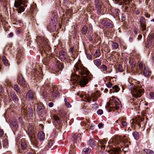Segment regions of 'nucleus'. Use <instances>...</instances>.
Listing matches in <instances>:
<instances>
[{
  "label": "nucleus",
  "mask_w": 154,
  "mask_h": 154,
  "mask_svg": "<svg viewBox=\"0 0 154 154\" xmlns=\"http://www.w3.org/2000/svg\"><path fill=\"white\" fill-rule=\"evenodd\" d=\"M75 73H72V79L76 82L79 81L81 87H84L91 79L92 75L88 70L82 64L80 60H78L75 65L74 69Z\"/></svg>",
  "instance_id": "f257e3e1"
},
{
  "label": "nucleus",
  "mask_w": 154,
  "mask_h": 154,
  "mask_svg": "<svg viewBox=\"0 0 154 154\" xmlns=\"http://www.w3.org/2000/svg\"><path fill=\"white\" fill-rule=\"evenodd\" d=\"M129 88L131 90V92L132 96L135 98H137L140 97L142 95V90L139 88L134 87L133 85L129 82Z\"/></svg>",
  "instance_id": "f03ea898"
},
{
  "label": "nucleus",
  "mask_w": 154,
  "mask_h": 154,
  "mask_svg": "<svg viewBox=\"0 0 154 154\" xmlns=\"http://www.w3.org/2000/svg\"><path fill=\"white\" fill-rule=\"evenodd\" d=\"M28 131L29 137L31 142L33 144L37 145H38V142L35 137L34 135V129L33 127H29L28 128Z\"/></svg>",
  "instance_id": "7ed1b4c3"
},
{
  "label": "nucleus",
  "mask_w": 154,
  "mask_h": 154,
  "mask_svg": "<svg viewBox=\"0 0 154 154\" xmlns=\"http://www.w3.org/2000/svg\"><path fill=\"white\" fill-rule=\"evenodd\" d=\"M99 97V92L98 91H96L95 92L91 94V97H87L86 100L87 101L90 103H91V100L93 102H94L97 100Z\"/></svg>",
  "instance_id": "20e7f679"
},
{
  "label": "nucleus",
  "mask_w": 154,
  "mask_h": 154,
  "mask_svg": "<svg viewBox=\"0 0 154 154\" xmlns=\"http://www.w3.org/2000/svg\"><path fill=\"white\" fill-rule=\"evenodd\" d=\"M112 104L113 106L112 108L116 110H118L122 107L121 102L119 100H113Z\"/></svg>",
  "instance_id": "39448f33"
},
{
  "label": "nucleus",
  "mask_w": 154,
  "mask_h": 154,
  "mask_svg": "<svg viewBox=\"0 0 154 154\" xmlns=\"http://www.w3.org/2000/svg\"><path fill=\"white\" fill-rule=\"evenodd\" d=\"M18 82L19 84L20 85L25 87L26 85V82L24 79L23 75L21 74H19L18 76Z\"/></svg>",
  "instance_id": "423d86ee"
},
{
  "label": "nucleus",
  "mask_w": 154,
  "mask_h": 154,
  "mask_svg": "<svg viewBox=\"0 0 154 154\" xmlns=\"http://www.w3.org/2000/svg\"><path fill=\"white\" fill-rule=\"evenodd\" d=\"M45 109L44 106L42 103H40L37 104L36 111L39 115H41Z\"/></svg>",
  "instance_id": "0eeeda50"
},
{
  "label": "nucleus",
  "mask_w": 154,
  "mask_h": 154,
  "mask_svg": "<svg viewBox=\"0 0 154 154\" xmlns=\"http://www.w3.org/2000/svg\"><path fill=\"white\" fill-rule=\"evenodd\" d=\"M57 63L56 64V70L55 71L54 73H57V74H59L60 73L61 71L62 70L63 67L62 64L60 63V62L57 60Z\"/></svg>",
  "instance_id": "6e6552de"
},
{
  "label": "nucleus",
  "mask_w": 154,
  "mask_h": 154,
  "mask_svg": "<svg viewBox=\"0 0 154 154\" xmlns=\"http://www.w3.org/2000/svg\"><path fill=\"white\" fill-rule=\"evenodd\" d=\"M146 20L143 17L141 16L140 19V27L142 28L143 30H145L146 29Z\"/></svg>",
  "instance_id": "1a4fd4ad"
},
{
  "label": "nucleus",
  "mask_w": 154,
  "mask_h": 154,
  "mask_svg": "<svg viewBox=\"0 0 154 154\" xmlns=\"http://www.w3.org/2000/svg\"><path fill=\"white\" fill-rule=\"evenodd\" d=\"M107 140L106 139H103L99 141L98 143V145L100 147L101 149L104 150L105 148L106 145Z\"/></svg>",
  "instance_id": "9d476101"
},
{
  "label": "nucleus",
  "mask_w": 154,
  "mask_h": 154,
  "mask_svg": "<svg viewBox=\"0 0 154 154\" xmlns=\"http://www.w3.org/2000/svg\"><path fill=\"white\" fill-rule=\"evenodd\" d=\"M94 2L95 9L97 11V14H101V9L99 1L98 0H95Z\"/></svg>",
  "instance_id": "9b49d317"
},
{
  "label": "nucleus",
  "mask_w": 154,
  "mask_h": 154,
  "mask_svg": "<svg viewBox=\"0 0 154 154\" xmlns=\"http://www.w3.org/2000/svg\"><path fill=\"white\" fill-rule=\"evenodd\" d=\"M35 94L34 92L32 90H29L26 94V98L27 99L29 100H32L35 97Z\"/></svg>",
  "instance_id": "f8f14e48"
},
{
  "label": "nucleus",
  "mask_w": 154,
  "mask_h": 154,
  "mask_svg": "<svg viewBox=\"0 0 154 154\" xmlns=\"http://www.w3.org/2000/svg\"><path fill=\"white\" fill-rule=\"evenodd\" d=\"M116 122L117 123H119V122L122 125L121 127L122 128L125 127L127 125V122L122 118L119 119L116 121Z\"/></svg>",
  "instance_id": "ddd939ff"
},
{
  "label": "nucleus",
  "mask_w": 154,
  "mask_h": 154,
  "mask_svg": "<svg viewBox=\"0 0 154 154\" xmlns=\"http://www.w3.org/2000/svg\"><path fill=\"white\" fill-rule=\"evenodd\" d=\"M143 73L144 76L146 77L149 76L151 73L150 71L149 70L148 68L145 65L144 66Z\"/></svg>",
  "instance_id": "4468645a"
},
{
  "label": "nucleus",
  "mask_w": 154,
  "mask_h": 154,
  "mask_svg": "<svg viewBox=\"0 0 154 154\" xmlns=\"http://www.w3.org/2000/svg\"><path fill=\"white\" fill-rule=\"evenodd\" d=\"M101 23L104 26L108 28H111L112 27V25L111 23L106 22L104 20H102Z\"/></svg>",
  "instance_id": "2eb2a0df"
},
{
  "label": "nucleus",
  "mask_w": 154,
  "mask_h": 154,
  "mask_svg": "<svg viewBox=\"0 0 154 154\" xmlns=\"http://www.w3.org/2000/svg\"><path fill=\"white\" fill-rule=\"evenodd\" d=\"M38 138L41 141L44 140L45 138V134L42 131H39L38 134Z\"/></svg>",
  "instance_id": "dca6fc26"
},
{
  "label": "nucleus",
  "mask_w": 154,
  "mask_h": 154,
  "mask_svg": "<svg viewBox=\"0 0 154 154\" xmlns=\"http://www.w3.org/2000/svg\"><path fill=\"white\" fill-rule=\"evenodd\" d=\"M111 46L112 50H115L119 49V45L118 43L112 41H111Z\"/></svg>",
  "instance_id": "f3484780"
},
{
  "label": "nucleus",
  "mask_w": 154,
  "mask_h": 154,
  "mask_svg": "<svg viewBox=\"0 0 154 154\" xmlns=\"http://www.w3.org/2000/svg\"><path fill=\"white\" fill-rule=\"evenodd\" d=\"M88 144L91 147L95 146V141L93 139H90L88 141Z\"/></svg>",
  "instance_id": "a211bd4d"
},
{
  "label": "nucleus",
  "mask_w": 154,
  "mask_h": 154,
  "mask_svg": "<svg viewBox=\"0 0 154 154\" xmlns=\"http://www.w3.org/2000/svg\"><path fill=\"white\" fill-rule=\"evenodd\" d=\"M11 98L15 102L17 103L18 102V99L17 95L14 93L12 92L11 94Z\"/></svg>",
  "instance_id": "6ab92c4d"
},
{
  "label": "nucleus",
  "mask_w": 154,
  "mask_h": 154,
  "mask_svg": "<svg viewBox=\"0 0 154 154\" xmlns=\"http://www.w3.org/2000/svg\"><path fill=\"white\" fill-rule=\"evenodd\" d=\"M2 59L3 63L5 66H8L9 65V61L5 56H3L2 57Z\"/></svg>",
  "instance_id": "aec40b11"
},
{
  "label": "nucleus",
  "mask_w": 154,
  "mask_h": 154,
  "mask_svg": "<svg viewBox=\"0 0 154 154\" xmlns=\"http://www.w3.org/2000/svg\"><path fill=\"white\" fill-rule=\"evenodd\" d=\"M23 3V1L22 0H18L15 2L14 4V7L16 8H18L21 6Z\"/></svg>",
  "instance_id": "412c9836"
},
{
  "label": "nucleus",
  "mask_w": 154,
  "mask_h": 154,
  "mask_svg": "<svg viewBox=\"0 0 154 154\" xmlns=\"http://www.w3.org/2000/svg\"><path fill=\"white\" fill-rule=\"evenodd\" d=\"M53 118L54 120L59 125H61L62 122L61 120L57 115H54L53 116Z\"/></svg>",
  "instance_id": "4be33fe9"
},
{
  "label": "nucleus",
  "mask_w": 154,
  "mask_h": 154,
  "mask_svg": "<svg viewBox=\"0 0 154 154\" xmlns=\"http://www.w3.org/2000/svg\"><path fill=\"white\" fill-rule=\"evenodd\" d=\"M21 146L22 149L24 150L26 149L27 146V144L24 139H22L21 140Z\"/></svg>",
  "instance_id": "5701e85b"
},
{
  "label": "nucleus",
  "mask_w": 154,
  "mask_h": 154,
  "mask_svg": "<svg viewBox=\"0 0 154 154\" xmlns=\"http://www.w3.org/2000/svg\"><path fill=\"white\" fill-rule=\"evenodd\" d=\"M94 62L97 66H98L101 65L102 61L100 59H98L94 60Z\"/></svg>",
  "instance_id": "b1692460"
},
{
  "label": "nucleus",
  "mask_w": 154,
  "mask_h": 154,
  "mask_svg": "<svg viewBox=\"0 0 154 154\" xmlns=\"http://www.w3.org/2000/svg\"><path fill=\"white\" fill-rule=\"evenodd\" d=\"M66 54V53L63 51H61L59 52V57L61 60H63V59L65 58Z\"/></svg>",
  "instance_id": "393cba45"
},
{
  "label": "nucleus",
  "mask_w": 154,
  "mask_h": 154,
  "mask_svg": "<svg viewBox=\"0 0 154 154\" xmlns=\"http://www.w3.org/2000/svg\"><path fill=\"white\" fill-rule=\"evenodd\" d=\"M54 141L53 140H49L46 146V147L48 148H51L54 143Z\"/></svg>",
  "instance_id": "a878e982"
},
{
  "label": "nucleus",
  "mask_w": 154,
  "mask_h": 154,
  "mask_svg": "<svg viewBox=\"0 0 154 154\" xmlns=\"http://www.w3.org/2000/svg\"><path fill=\"white\" fill-rule=\"evenodd\" d=\"M3 147L5 148H7L8 146V141L6 139H4L2 142Z\"/></svg>",
  "instance_id": "bb28decb"
},
{
  "label": "nucleus",
  "mask_w": 154,
  "mask_h": 154,
  "mask_svg": "<svg viewBox=\"0 0 154 154\" xmlns=\"http://www.w3.org/2000/svg\"><path fill=\"white\" fill-rule=\"evenodd\" d=\"M28 115L30 118L32 117L33 116V111L32 108L29 107L28 110Z\"/></svg>",
  "instance_id": "cd10ccee"
},
{
  "label": "nucleus",
  "mask_w": 154,
  "mask_h": 154,
  "mask_svg": "<svg viewBox=\"0 0 154 154\" xmlns=\"http://www.w3.org/2000/svg\"><path fill=\"white\" fill-rule=\"evenodd\" d=\"M123 138V136H120L116 137L115 138V140L117 143L119 144V143L122 142V140Z\"/></svg>",
  "instance_id": "c85d7f7f"
},
{
  "label": "nucleus",
  "mask_w": 154,
  "mask_h": 154,
  "mask_svg": "<svg viewBox=\"0 0 154 154\" xmlns=\"http://www.w3.org/2000/svg\"><path fill=\"white\" fill-rule=\"evenodd\" d=\"M129 62L132 68L135 67V62L134 60L131 59L130 60Z\"/></svg>",
  "instance_id": "c756f323"
},
{
  "label": "nucleus",
  "mask_w": 154,
  "mask_h": 154,
  "mask_svg": "<svg viewBox=\"0 0 154 154\" xmlns=\"http://www.w3.org/2000/svg\"><path fill=\"white\" fill-rule=\"evenodd\" d=\"M91 151V149L89 148H84L83 149L82 152L84 154H89Z\"/></svg>",
  "instance_id": "7c9ffc66"
},
{
  "label": "nucleus",
  "mask_w": 154,
  "mask_h": 154,
  "mask_svg": "<svg viewBox=\"0 0 154 154\" xmlns=\"http://www.w3.org/2000/svg\"><path fill=\"white\" fill-rule=\"evenodd\" d=\"M133 136L136 140H137L139 138V133L136 131H134L133 133Z\"/></svg>",
  "instance_id": "2f4dec72"
},
{
  "label": "nucleus",
  "mask_w": 154,
  "mask_h": 154,
  "mask_svg": "<svg viewBox=\"0 0 154 154\" xmlns=\"http://www.w3.org/2000/svg\"><path fill=\"white\" fill-rule=\"evenodd\" d=\"M120 150V149L118 148H113L112 149V152L115 154H118Z\"/></svg>",
  "instance_id": "473e14b6"
},
{
  "label": "nucleus",
  "mask_w": 154,
  "mask_h": 154,
  "mask_svg": "<svg viewBox=\"0 0 154 154\" xmlns=\"http://www.w3.org/2000/svg\"><path fill=\"white\" fill-rule=\"evenodd\" d=\"M112 89L113 92H117L119 91L120 88L118 85H116L112 87Z\"/></svg>",
  "instance_id": "72a5a7b5"
},
{
  "label": "nucleus",
  "mask_w": 154,
  "mask_h": 154,
  "mask_svg": "<svg viewBox=\"0 0 154 154\" xmlns=\"http://www.w3.org/2000/svg\"><path fill=\"white\" fill-rule=\"evenodd\" d=\"M44 45L46 46L48 45V40L47 39H46L44 38H42L41 39Z\"/></svg>",
  "instance_id": "f704fd0d"
},
{
  "label": "nucleus",
  "mask_w": 154,
  "mask_h": 154,
  "mask_svg": "<svg viewBox=\"0 0 154 154\" xmlns=\"http://www.w3.org/2000/svg\"><path fill=\"white\" fill-rule=\"evenodd\" d=\"M144 151L146 154H154V152L152 150L149 149H145Z\"/></svg>",
  "instance_id": "c9c22d12"
},
{
  "label": "nucleus",
  "mask_w": 154,
  "mask_h": 154,
  "mask_svg": "<svg viewBox=\"0 0 154 154\" xmlns=\"http://www.w3.org/2000/svg\"><path fill=\"white\" fill-rule=\"evenodd\" d=\"M18 8H19L17 9V11L18 13H20L24 11L25 8L23 6H20Z\"/></svg>",
  "instance_id": "e433bc0d"
},
{
  "label": "nucleus",
  "mask_w": 154,
  "mask_h": 154,
  "mask_svg": "<svg viewBox=\"0 0 154 154\" xmlns=\"http://www.w3.org/2000/svg\"><path fill=\"white\" fill-rule=\"evenodd\" d=\"M59 94V92L57 91L54 90L52 93V95L54 97H57Z\"/></svg>",
  "instance_id": "4c0bfd02"
},
{
  "label": "nucleus",
  "mask_w": 154,
  "mask_h": 154,
  "mask_svg": "<svg viewBox=\"0 0 154 154\" xmlns=\"http://www.w3.org/2000/svg\"><path fill=\"white\" fill-rule=\"evenodd\" d=\"M14 89L17 92H19L20 91V88L18 85L15 84L14 85Z\"/></svg>",
  "instance_id": "58836bf2"
},
{
  "label": "nucleus",
  "mask_w": 154,
  "mask_h": 154,
  "mask_svg": "<svg viewBox=\"0 0 154 154\" xmlns=\"http://www.w3.org/2000/svg\"><path fill=\"white\" fill-rule=\"evenodd\" d=\"M140 104L139 103L136 102L134 104V106L136 109H139L140 108Z\"/></svg>",
  "instance_id": "ea45409f"
},
{
  "label": "nucleus",
  "mask_w": 154,
  "mask_h": 154,
  "mask_svg": "<svg viewBox=\"0 0 154 154\" xmlns=\"http://www.w3.org/2000/svg\"><path fill=\"white\" fill-rule=\"evenodd\" d=\"M88 31V28L85 26H84L82 29V33L84 34L86 33Z\"/></svg>",
  "instance_id": "a19ab883"
},
{
  "label": "nucleus",
  "mask_w": 154,
  "mask_h": 154,
  "mask_svg": "<svg viewBox=\"0 0 154 154\" xmlns=\"http://www.w3.org/2000/svg\"><path fill=\"white\" fill-rule=\"evenodd\" d=\"M100 55V53L99 50H97L95 53L94 54V56L96 57H98Z\"/></svg>",
  "instance_id": "79ce46f5"
},
{
  "label": "nucleus",
  "mask_w": 154,
  "mask_h": 154,
  "mask_svg": "<svg viewBox=\"0 0 154 154\" xmlns=\"http://www.w3.org/2000/svg\"><path fill=\"white\" fill-rule=\"evenodd\" d=\"M122 140V142L124 143H125L128 141L127 138H126L125 136H123Z\"/></svg>",
  "instance_id": "37998d69"
},
{
  "label": "nucleus",
  "mask_w": 154,
  "mask_h": 154,
  "mask_svg": "<svg viewBox=\"0 0 154 154\" xmlns=\"http://www.w3.org/2000/svg\"><path fill=\"white\" fill-rule=\"evenodd\" d=\"M12 124L14 128H16L18 127L17 122L16 121H14L12 122Z\"/></svg>",
  "instance_id": "c03bdc74"
},
{
  "label": "nucleus",
  "mask_w": 154,
  "mask_h": 154,
  "mask_svg": "<svg viewBox=\"0 0 154 154\" xmlns=\"http://www.w3.org/2000/svg\"><path fill=\"white\" fill-rule=\"evenodd\" d=\"M118 70L120 72H122L123 71V69L122 65L119 64L118 66Z\"/></svg>",
  "instance_id": "a18cd8bd"
},
{
  "label": "nucleus",
  "mask_w": 154,
  "mask_h": 154,
  "mask_svg": "<svg viewBox=\"0 0 154 154\" xmlns=\"http://www.w3.org/2000/svg\"><path fill=\"white\" fill-rule=\"evenodd\" d=\"M143 63L142 62H140L139 63L138 67L140 70H142L143 69Z\"/></svg>",
  "instance_id": "49530a36"
},
{
  "label": "nucleus",
  "mask_w": 154,
  "mask_h": 154,
  "mask_svg": "<svg viewBox=\"0 0 154 154\" xmlns=\"http://www.w3.org/2000/svg\"><path fill=\"white\" fill-rule=\"evenodd\" d=\"M101 69L103 71H106L107 69V67L106 66L103 64L101 66Z\"/></svg>",
  "instance_id": "de8ad7c7"
},
{
  "label": "nucleus",
  "mask_w": 154,
  "mask_h": 154,
  "mask_svg": "<svg viewBox=\"0 0 154 154\" xmlns=\"http://www.w3.org/2000/svg\"><path fill=\"white\" fill-rule=\"evenodd\" d=\"M117 2L120 5H123L124 3L122 2V0H113Z\"/></svg>",
  "instance_id": "09e8293b"
},
{
  "label": "nucleus",
  "mask_w": 154,
  "mask_h": 154,
  "mask_svg": "<svg viewBox=\"0 0 154 154\" xmlns=\"http://www.w3.org/2000/svg\"><path fill=\"white\" fill-rule=\"evenodd\" d=\"M97 113L99 115H101L103 113V111L102 109H99L97 111Z\"/></svg>",
  "instance_id": "8fccbe9b"
},
{
  "label": "nucleus",
  "mask_w": 154,
  "mask_h": 154,
  "mask_svg": "<svg viewBox=\"0 0 154 154\" xmlns=\"http://www.w3.org/2000/svg\"><path fill=\"white\" fill-rule=\"evenodd\" d=\"M112 83H111L109 82H108L107 83V84H106L107 87L108 88H111L112 87Z\"/></svg>",
  "instance_id": "3c124183"
},
{
  "label": "nucleus",
  "mask_w": 154,
  "mask_h": 154,
  "mask_svg": "<svg viewBox=\"0 0 154 154\" xmlns=\"http://www.w3.org/2000/svg\"><path fill=\"white\" fill-rule=\"evenodd\" d=\"M4 134L3 130L1 129H0V137H2Z\"/></svg>",
  "instance_id": "603ef678"
},
{
  "label": "nucleus",
  "mask_w": 154,
  "mask_h": 154,
  "mask_svg": "<svg viewBox=\"0 0 154 154\" xmlns=\"http://www.w3.org/2000/svg\"><path fill=\"white\" fill-rule=\"evenodd\" d=\"M115 11L116 12V16H118L119 15V9H116Z\"/></svg>",
  "instance_id": "864d4df0"
},
{
  "label": "nucleus",
  "mask_w": 154,
  "mask_h": 154,
  "mask_svg": "<svg viewBox=\"0 0 154 154\" xmlns=\"http://www.w3.org/2000/svg\"><path fill=\"white\" fill-rule=\"evenodd\" d=\"M145 15L146 17L149 18L150 17V15L147 13H145Z\"/></svg>",
  "instance_id": "5fc2aeb1"
},
{
  "label": "nucleus",
  "mask_w": 154,
  "mask_h": 154,
  "mask_svg": "<svg viewBox=\"0 0 154 154\" xmlns=\"http://www.w3.org/2000/svg\"><path fill=\"white\" fill-rule=\"evenodd\" d=\"M4 91L3 88L2 86L0 85V95L1 93H3Z\"/></svg>",
  "instance_id": "6e6d98bb"
},
{
  "label": "nucleus",
  "mask_w": 154,
  "mask_h": 154,
  "mask_svg": "<svg viewBox=\"0 0 154 154\" xmlns=\"http://www.w3.org/2000/svg\"><path fill=\"white\" fill-rule=\"evenodd\" d=\"M66 105L67 107L69 108L71 107V105L68 102H66Z\"/></svg>",
  "instance_id": "4d7b16f0"
},
{
  "label": "nucleus",
  "mask_w": 154,
  "mask_h": 154,
  "mask_svg": "<svg viewBox=\"0 0 154 154\" xmlns=\"http://www.w3.org/2000/svg\"><path fill=\"white\" fill-rule=\"evenodd\" d=\"M48 105L49 107H51L53 106L54 104L52 102H51L48 103Z\"/></svg>",
  "instance_id": "13d9d810"
},
{
  "label": "nucleus",
  "mask_w": 154,
  "mask_h": 154,
  "mask_svg": "<svg viewBox=\"0 0 154 154\" xmlns=\"http://www.w3.org/2000/svg\"><path fill=\"white\" fill-rule=\"evenodd\" d=\"M149 95L151 97L154 98V93H150Z\"/></svg>",
  "instance_id": "bf43d9fd"
},
{
  "label": "nucleus",
  "mask_w": 154,
  "mask_h": 154,
  "mask_svg": "<svg viewBox=\"0 0 154 154\" xmlns=\"http://www.w3.org/2000/svg\"><path fill=\"white\" fill-rule=\"evenodd\" d=\"M99 128H101L103 126V124L102 123H100L98 125Z\"/></svg>",
  "instance_id": "052dcab7"
},
{
  "label": "nucleus",
  "mask_w": 154,
  "mask_h": 154,
  "mask_svg": "<svg viewBox=\"0 0 154 154\" xmlns=\"http://www.w3.org/2000/svg\"><path fill=\"white\" fill-rule=\"evenodd\" d=\"M87 57L88 59H90L92 58V56L90 54H88L87 55Z\"/></svg>",
  "instance_id": "680f3d73"
},
{
  "label": "nucleus",
  "mask_w": 154,
  "mask_h": 154,
  "mask_svg": "<svg viewBox=\"0 0 154 154\" xmlns=\"http://www.w3.org/2000/svg\"><path fill=\"white\" fill-rule=\"evenodd\" d=\"M94 126L93 125H92L90 126V129H91L92 130H93L94 129Z\"/></svg>",
  "instance_id": "e2e57ef3"
},
{
  "label": "nucleus",
  "mask_w": 154,
  "mask_h": 154,
  "mask_svg": "<svg viewBox=\"0 0 154 154\" xmlns=\"http://www.w3.org/2000/svg\"><path fill=\"white\" fill-rule=\"evenodd\" d=\"M8 35H9V37H11L13 36L14 34L13 32H11Z\"/></svg>",
  "instance_id": "0e129e2a"
},
{
  "label": "nucleus",
  "mask_w": 154,
  "mask_h": 154,
  "mask_svg": "<svg viewBox=\"0 0 154 154\" xmlns=\"http://www.w3.org/2000/svg\"><path fill=\"white\" fill-rule=\"evenodd\" d=\"M133 39L132 37H130L129 38V41L130 42H132L133 41Z\"/></svg>",
  "instance_id": "69168bd1"
},
{
  "label": "nucleus",
  "mask_w": 154,
  "mask_h": 154,
  "mask_svg": "<svg viewBox=\"0 0 154 154\" xmlns=\"http://www.w3.org/2000/svg\"><path fill=\"white\" fill-rule=\"evenodd\" d=\"M89 26L90 28V29L91 30L92 29V27L91 25V24H89Z\"/></svg>",
  "instance_id": "338daca9"
},
{
  "label": "nucleus",
  "mask_w": 154,
  "mask_h": 154,
  "mask_svg": "<svg viewBox=\"0 0 154 154\" xmlns=\"http://www.w3.org/2000/svg\"><path fill=\"white\" fill-rule=\"evenodd\" d=\"M74 139L76 140H78V141L79 140H80L81 139V138L79 137H76V138H75V137L74 138Z\"/></svg>",
  "instance_id": "774afa93"
}]
</instances>
